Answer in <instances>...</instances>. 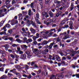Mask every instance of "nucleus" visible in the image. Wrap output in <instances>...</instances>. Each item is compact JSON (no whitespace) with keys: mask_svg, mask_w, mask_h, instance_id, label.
<instances>
[{"mask_svg":"<svg viewBox=\"0 0 79 79\" xmlns=\"http://www.w3.org/2000/svg\"><path fill=\"white\" fill-rule=\"evenodd\" d=\"M64 75L63 74V73H61L56 76L54 75H51L50 79H60L63 78Z\"/></svg>","mask_w":79,"mask_h":79,"instance_id":"f257e3e1","label":"nucleus"},{"mask_svg":"<svg viewBox=\"0 0 79 79\" xmlns=\"http://www.w3.org/2000/svg\"><path fill=\"white\" fill-rule=\"evenodd\" d=\"M67 33L66 32H64L63 33H61L60 34L59 36L60 37H63V35H64L63 37L62 38V39H64V40H65L66 39H67L68 38H69V37H70V35H68L66 34Z\"/></svg>","mask_w":79,"mask_h":79,"instance_id":"f03ea898","label":"nucleus"},{"mask_svg":"<svg viewBox=\"0 0 79 79\" xmlns=\"http://www.w3.org/2000/svg\"><path fill=\"white\" fill-rule=\"evenodd\" d=\"M43 22L47 26H51V25H52L53 24V22H52L51 20L48 19H45V20H44Z\"/></svg>","mask_w":79,"mask_h":79,"instance_id":"7ed1b4c3","label":"nucleus"},{"mask_svg":"<svg viewBox=\"0 0 79 79\" xmlns=\"http://www.w3.org/2000/svg\"><path fill=\"white\" fill-rule=\"evenodd\" d=\"M16 42H17L18 43H21L23 42V43H27V44H28L29 42H32V40H24L23 41H22L21 40H15Z\"/></svg>","mask_w":79,"mask_h":79,"instance_id":"20e7f679","label":"nucleus"},{"mask_svg":"<svg viewBox=\"0 0 79 79\" xmlns=\"http://www.w3.org/2000/svg\"><path fill=\"white\" fill-rule=\"evenodd\" d=\"M20 66H22V68H24V69H25V70L26 71V70H27L28 69H29V66L27 64H22V63H21L20 64H19Z\"/></svg>","mask_w":79,"mask_h":79,"instance_id":"39448f33","label":"nucleus"},{"mask_svg":"<svg viewBox=\"0 0 79 79\" xmlns=\"http://www.w3.org/2000/svg\"><path fill=\"white\" fill-rule=\"evenodd\" d=\"M32 52H33V53H35V55H39L40 54V53L39 52H41V50H40L38 51V49H32Z\"/></svg>","mask_w":79,"mask_h":79,"instance_id":"423d86ee","label":"nucleus"},{"mask_svg":"<svg viewBox=\"0 0 79 79\" xmlns=\"http://www.w3.org/2000/svg\"><path fill=\"white\" fill-rule=\"evenodd\" d=\"M60 40H57L56 42L55 43V41H54V40L53 43H51L50 44V45H49V50H50V49H52V47H53V45L54 44H56V43H57V42H60Z\"/></svg>","mask_w":79,"mask_h":79,"instance_id":"0eeeda50","label":"nucleus"},{"mask_svg":"<svg viewBox=\"0 0 79 79\" xmlns=\"http://www.w3.org/2000/svg\"><path fill=\"white\" fill-rule=\"evenodd\" d=\"M26 54L27 55V58H30L32 56V53L29 51H27L26 52Z\"/></svg>","mask_w":79,"mask_h":79,"instance_id":"6e6552de","label":"nucleus"},{"mask_svg":"<svg viewBox=\"0 0 79 79\" xmlns=\"http://www.w3.org/2000/svg\"><path fill=\"white\" fill-rule=\"evenodd\" d=\"M53 34H54V33L52 32H50L48 35H45V36L44 37V39H47L48 37H51Z\"/></svg>","mask_w":79,"mask_h":79,"instance_id":"1a4fd4ad","label":"nucleus"},{"mask_svg":"<svg viewBox=\"0 0 79 79\" xmlns=\"http://www.w3.org/2000/svg\"><path fill=\"white\" fill-rule=\"evenodd\" d=\"M19 58L21 60H26V55L25 54H23L20 56Z\"/></svg>","mask_w":79,"mask_h":79,"instance_id":"9d476101","label":"nucleus"},{"mask_svg":"<svg viewBox=\"0 0 79 79\" xmlns=\"http://www.w3.org/2000/svg\"><path fill=\"white\" fill-rule=\"evenodd\" d=\"M73 74V73L71 71H69L67 73V74H66L65 75V77H71L72 76Z\"/></svg>","mask_w":79,"mask_h":79,"instance_id":"9b49d317","label":"nucleus"},{"mask_svg":"<svg viewBox=\"0 0 79 79\" xmlns=\"http://www.w3.org/2000/svg\"><path fill=\"white\" fill-rule=\"evenodd\" d=\"M5 12L3 11L2 10H0V17H3L4 16V15H5Z\"/></svg>","mask_w":79,"mask_h":79,"instance_id":"f8f14e48","label":"nucleus"},{"mask_svg":"<svg viewBox=\"0 0 79 79\" xmlns=\"http://www.w3.org/2000/svg\"><path fill=\"white\" fill-rule=\"evenodd\" d=\"M31 34L30 32L29 31H27V32H25L22 33L23 35V36H25V37H26L27 35H29Z\"/></svg>","mask_w":79,"mask_h":79,"instance_id":"ddd939ff","label":"nucleus"},{"mask_svg":"<svg viewBox=\"0 0 79 79\" xmlns=\"http://www.w3.org/2000/svg\"><path fill=\"white\" fill-rule=\"evenodd\" d=\"M30 31H31V33L33 35H35V33H36L35 30H34V29H33V28H30Z\"/></svg>","mask_w":79,"mask_h":79,"instance_id":"4468645a","label":"nucleus"},{"mask_svg":"<svg viewBox=\"0 0 79 79\" xmlns=\"http://www.w3.org/2000/svg\"><path fill=\"white\" fill-rule=\"evenodd\" d=\"M21 47L23 50H26L27 49V46H26V45L23 44L22 46H21Z\"/></svg>","mask_w":79,"mask_h":79,"instance_id":"2eb2a0df","label":"nucleus"},{"mask_svg":"<svg viewBox=\"0 0 79 79\" xmlns=\"http://www.w3.org/2000/svg\"><path fill=\"white\" fill-rule=\"evenodd\" d=\"M39 37V33H36V36H34L32 38L33 40H36V39H38Z\"/></svg>","mask_w":79,"mask_h":79,"instance_id":"dca6fc26","label":"nucleus"},{"mask_svg":"<svg viewBox=\"0 0 79 79\" xmlns=\"http://www.w3.org/2000/svg\"><path fill=\"white\" fill-rule=\"evenodd\" d=\"M49 43V41H44L41 43L42 45H47V44Z\"/></svg>","mask_w":79,"mask_h":79,"instance_id":"f3484780","label":"nucleus"},{"mask_svg":"<svg viewBox=\"0 0 79 79\" xmlns=\"http://www.w3.org/2000/svg\"><path fill=\"white\" fill-rule=\"evenodd\" d=\"M62 14V12L61 11H60L58 13H57L56 14V17H58L59 16H60V15H61V14Z\"/></svg>","mask_w":79,"mask_h":79,"instance_id":"a211bd4d","label":"nucleus"},{"mask_svg":"<svg viewBox=\"0 0 79 79\" xmlns=\"http://www.w3.org/2000/svg\"><path fill=\"white\" fill-rule=\"evenodd\" d=\"M16 67L17 69H18V70H20V69H24V67H22L19 65H17L16 66Z\"/></svg>","mask_w":79,"mask_h":79,"instance_id":"6ab92c4d","label":"nucleus"},{"mask_svg":"<svg viewBox=\"0 0 79 79\" xmlns=\"http://www.w3.org/2000/svg\"><path fill=\"white\" fill-rule=\"evenodd\" d=\"M56 59L57 61H61V58L58 56H56Z\"/></svg>","mask_w":79,"mask_h":79,"instance_id":"aec40b11","label":"nucleus"},{"mask_svg":"<svg viewBox=\"0 0 79 79\" xmlns=\"http://www.w3.org/2000/svg\"><path fill=\"white\" fill-rule=\"evenodd\" d=\"M8 78L7 76H6V75H3L0 78V79H6Z\"/></svg>","mask_w":79,"mask_h":79,"instance_id":"412c9836","label":"nucleus"},{"mask_svg":"<svg viewBox=\"0 0 79 79\" xmlns=\"http://www.w3.org/2000/svg\"><path fill=\"white\" fill-rule=\"evenodd\" d=\"M2 39H3L4 40H8V36H6L2 37H0V40H2Z\"/></svg>","mask_w":79,"mask_h":79,"instance_id":"4be33fe9","label":"nucleus"},{"mask_svg":"<svg viewBox=\"0 0 79 79\" xmlns=\"http://www.w3.org/2000/svg\"><path fill=\"white\" fill-rule=\"evenodd\" d=\"M44 74L45 76H47V75H48V71L47 70V69L44 70Z\"/></svg>","mask_w":79,"mask_h":79,"instance_id":"5701e85b","label":"nucleus"},{"mask_svg":"<svg viewBox=\"0 0 79 79\" xmlns=\"http://www.w3.org/2000/svg\"><path fill=\"white\" fill-rule=\"evenodd\" d=\"M40 33L42 34L43 35V38H44V37H45V35H46L47 34H46L45 31H43L41 32Z\"/></svg>","mask_w":79,"mask_h":79,"instance_id":"b1692460","label":"nucleus"},{"mask_svg":"<svg viewBox=\"0 0 79 79\" xmlns=\"http://www.w3.org/2000/svg\"><path fill=\"white\" fill-rule=\"evenodd\" d=\"M35 21L36 23H37V24H41L40 22H39V19H37V18H35Z\"/></svg>","mask_w":79,"mask_h":79,"instance_id":"393cba45","label":"nucleus"},{"mask_svg":"<svg viewBox=\"0 0 79 79\" xmlns=\"http://www.w3.org/2000/svg\"><path fill=\"white\" fill-rule=\"evenodd\" d=\"M31 24H32V26L35 27H37V25L34 23L33 21H31Z\"/></svg>","mask_w":79,"mask_h":79,"instance_id":"a878e982","label":"nucleus"},{"mask_svg":"<svg viewBox=\"0 0 79 79\" xmlns=\"http://www.w3.org/2000/svg\"><path fill=\"white\" fill-rule=\"evenodd\" d=\"M5 50L7 51L8 50V48H9V45L8 44H6L5 45Z\"/></svg>","mask_w":79,"mask_h":79,"instance_id":"bb28decb","label":"nucleus"},{"mask_svg":"<svg viewBox=\"0 0 79 79\" xmlns=\"http://www.w3.org/2000/svg\"><path fill=\"white\" fill-rule=\"evenodd\" d=\"M48 14L51 17H53V13H52V12L49 11L48 12Z\"/></svg>","mask_w":79,"mask_h":79,"instance_id":"cd10ccee","label":"nucleus"},{"mask_svg":"<svg viewBox=\"0 0 79 79\" xmlns=\"http://www.w3.org/2000/svg\"><path fill=\"white\" fill-rule=\"evenodd\" d=\"M28 15L29 16H32V12L31 11V10H29Z\"/></svg>","mask_w":79,"mask_h":79,"instance_id":"c85d7f7f","label":"nucleus"},{"mask_svg":"<svg viewBox=\"0 0 79 79\" xmlns=\"http://www.w3.org/2000/svg\"><path fill=\"white\" fill-rule=\"evenodd\" d=\"M34 2H33L31 3L30 4L31 7V8H34Z\"/></svg>","mask_w":79,"mask_h":79,"instance_id":"c756f323","label":"nucleus"},{"mask_svg":"<svg viewBox=\"0 0 79 79\" xmlns=\"http://www.w3.org/2000/svg\"><path fill=\"white\" fill-rule=\"evenodd\" d=\"M6 52L5 51H2L0 49V53L1 54H5Z\"/></svg>","mask_w":79,"mask_h":79,"instance_id":"7c9ffc66","label":"nucleus"},{"mask_svg":"<svg viewBox=\"0 0 79 79\" xmlns=\"http://www.w3.org/2000/svg\"><path fill=\"white\" fill-rule=\"evenodd\" d=\"M4 23H5L4 21H2L0 22V27H1L3 26Z\"/></svg>","mask_w":79,"mask_h":79,"instance_id":"2f4dec72","label":"nucleus"},{"mask_svg":"<svg viewBox=\"0 0 79 79\" xmlns=\"http://www.w3.org/2000/svg\"><path fill=\"white\" fill-rule=\"evenodd\" d=\"M16 71V69H14L12 70H10V72H12L13 73H15V72Z\"/></svg>","mask_w":79,"mask_h":79,"instance_id":"473e14b6","label":"nucleus"},{"mask_svg":"<svg viewBox=\"0 0 79 79\" xmlns=\"http://www.w3.org/2000/svg\"><path fill=\"white\" fill-rule=\"evenodd\" d=\"M66 21V20H63L61 22V23L60 24H61V25H63V24H64Z\"/></svg>","mask_w":79,"mask_h":79,"instance_id":"72a5a7b5","label":"nucleus"},{"mask_svg":"<svg viewBox=\"0 0 79 79\" xmlns=\"http://www.w3.org/2000/svg\"><path fill=\"white\" fill-rule=\"evenodd\" d=\"M59 54H60V55H61V56H67V54L64 55L62 52H59Z\"/></svg>","mask_w":79,"mask_h":79,"instance_id":"f704fd0d","label":"nucleus"},{"mask_svg":"<svg viewBox=\"0 0 79 79\" xmlns=\"http://www.w3.org/2000/svg\"><path fill=\"white\" fill-rule=\"evenodd\" d=\"M6 35V32L4 31H2L0 33V35Z\"/></svg>","mask_w":79,"mask_h":79,"instance_id":"c9c22d12","label":"nucleus"},{"mask_svg":"<svg viewBox=\"0 0 79 79\" xmlns=\"http://www.w3.org/2000/svg\"><path fill=\"white\" fill-rule=\"evenodd\" d=\"M36 61H32L31 63V64L32 66L33 65H34L35 64V63H36Z\"/></svg>","mask_w":79,"mask_h":79,"instance_id":"e433bc0d","label":"nucleus"},{"mask_svg":"<svg viewBox=\"0 0 79 79\" xmlns=\"http://www.w3.org/2000/svg\"><path fill=\"white\" fill-rule=\"evenodd\" d=\"M11 24L12 26L15 25V23L14 22V20H11Z\"/></svg>","mask_w":79,"mask_h":79,"instance_id":"4c0bfd02","label":"nucleus"},{"mask_svg":"<svg viewBox=\"0 0 79 79\" xmlns=\"http://www.w3.org/2000/svg\"><path fill=\"white\" fill-rule=\"evenodd\" d=\"M60 44V46H62V47L63 48V47H64V44H62L61 43V42H59Z\"/></svg>","mask_w":79,"mask_h":79,"instance_id":"58836bf2","label":"nucleus"},{"mask_svg":"<svg viewBox=\"0 0 79 79\" xmlns=\"http://www.w3.org/2000/svg\"><path fill=\"white\" fill-rule=\"evenodd\" d=\"M17 49L18 52H20L21 51V49L20 48V47L19 46L17 47Z\"/></svg>","mask_w":79,"mask_h":79,"instance_id":"ea45409f","label":"nucleus"},{"mask_svg":"<svg viewBox=\"0 0 79 79\" xmlns=\"http://www.w3.org/2000/svg\"><path fill=\"white\" fill-rule=\"evenodd\" d=\"M11 5L10 4H9L6 6V7L7 8H10V7H11Z\"/></svg>","mask_w":79,"mask_h":79,"instance_id":"a19ab883","label":"nucleus"},{"mask_svg":"<svg viewBox=\"0 0 79 79\" xmlns=\"http://www.w3.org/2000/svg\"><path fill=\"white\" fill-rule=\"evenodd\" d=\"M0 71L3 72L4 71V68L2 67L1 68H0Z\"/></svg>","mask_w":79,"mask_h":79,"instance_id":"79ce46f5","label":"nucleus"},{"mask_svg":"<svg viewBox=\"0 0 79 79\" xmlns=\"http://www.w3.org/2000/svg\"><path fill=\"white\" fill-rule=\"evenodd\" d=\"M60 63L61 64H65V61L64 60H62L61 61Z\"/></svg>","mask_w":79,"mask_h":79,"instance_id":"37998d69","label":"nucleus"},{"mask_svg":"<svg viewBox=\"0 0 79 79\" xmlns=\"http://www.w3.org/2000/svg\"><path fill=\"white\" fill-rule=\"evenodd\" d=\"M49 31H54V32H56V31L55 29H51L50 30H49Z\"/></svg>","mask_w":79,"mask_h":79,"instance_id":"c03bdc74","label":"nucleus"},{"mask_svg":"<svg viewBox=\"0 0 79 79\" xmlns=\"http://www.w3.org/2000/svg\"><path fill=\"white\" fill-rule=\"evenodd\" d=\"M6 27H8V28H10V27H11V26L10 25V24H7L6 25Z\"/></svg>","mask_w":79,"mask_h":79,"instance_id":"a18cd8bd","label":"nucleus"},{"mask_svg":"<svg viewBox=\"0 0 79 79\" xmlns=\"http://www.w3.org/2000/svg\"><path fill=\"white\" fill-rule=\"evenodd\" d=\"M8 32L9 34H11L12 33V32H13V31H12V29H10L8 30Z\"/></svg>","mask_w":79,"mask_h":79,"instance_id":"49530a36","label":"nucleus"},{"mask_svg":"<svg viewBox=\"0 0 79 79\" xmlns=\"http://www.w3.org/2000/svg\"><path fill=\"white\" fill-rule=\"evenodd\" d=\"M12 47H17V46H18V45L13 44H12Z\"/></svg>","mask_w":79,"mask_h":79,"instance_id":"de8ad7c7","label":"nucleus"},{"mask_svg":"<svg viewBox=\"0 0 79 79\" xmlns=\"http://www.w3.org/2000/svg\"><path fill=\"white\" fill-rule=\"evenodd\" d=\"M32 77V76L31 74H29L28 76H27V78L28 79H31V78Z\"/></svg>","mask_w":79,"mask_h":79,"instance_id":"09e8293b","label":"nucleus"},{"mask_svg":"<svg viewBox=\"0 0 79 79\" xmlns=\"http://www.w3.org/2000/svg\"><path fill=\"white\" fill-rule=\"evenodd\" d=\"M44 52L45 53H48L49 52V50L48 49H46L44 50Z\"/></svg>","mask_w":79,"mask_h":79,"instance_id":"8fccbe9b","label":"nucleus"},{"mask_svg":"<svg viewBox=\"0 0 79 79\" xmlns=\"http://www.w3.org/2000/svg\"><path fill=\"white\" fill-rule=\"evenodd\" d=\"M46 14H47V13L46 12H44L42 13V16H45V15Z\"/></svg>","mask_w":79,"mask_h":79,"instance_id":"3c124183","label":"nucleus"},{"mask_svg":"<svg viewBox=\"0 0 79 79\" xmlns=\"http://www.w3.org/2000/svg\"><path fill=\"white\" fill-rule=\"evenodd\" d=\"M7 75L10 77L11 76H13V74H11V73H8Z\"/></svg>","mask_w":79,"mask_h":79,"instance_id":"603ef678","label":"nucleus"},{"mask_svg":"<svg viewBox=\"0 0 79 79\" xmlns=\"http://www.w3.org/2000/svg\"><path fill=\"white\" fill-rule=\"evenodd\" d=\"M41 73V69H39L38 71H37V74H39Z\"/></svg>","mask_w":79,"mask_h":79,"instance_id":"864d4df0","label":"nucleus"},{"mask_svg":"<svg viewBox=\"0 0 79 79\" xmlns=\"http://www.w3.org/2000/svg\"><path fill=\"white\" fill-rule=\"evenodd\" d=\"M36 17L37 18L39 19V17H40V16L39 15V13H37L36 15Z\"/></svg>","mask_w":79,"mask_h":79,"instance_id":"5fc2aeb1","label":"nucleus"},{"mask_svg":"<svg viewBox=\"0 0 79 79\" xmlns=\"http://www.w3.org/2000/svg\"><path fill=\"white\" fill-rule=\"evenodd\" d=\"M50 0H45V3L46 4H48L49 3Z\"/></svg>","mask_w":79,"mask_h":79,"instance_id":"6e6d98bb","label":"nucleus"},{"mask_svg":"<svg viewBox=\"0 0 79 79\" xmlns=\"http://www.w3.org/2000/svg\"><path fill=\"white\" fill-rule=\"evenodd\" d=\"M14 74H16V75L17 76H20V74L18 72H15L14 73Z\"/></svg>","mask_w":79,"mask_h":79,"instance_id":"4d7b16f0","label":"nucleus"},{"mask_svg":"<svg viewBox=\"0 0 79 79\" xmlns=\"http://www.w3.org/2000/svg\"><path fill=\"white\" fill-rule=\"evenodd\" d=\"M3 29L4 31L5 32H6V27L4 26V27H3Z\"/></svg>","mask_w":79,"mask_h":79,"instance_id":"13d9d810","label":"nucleus"},{"mask_svg":"<svg viewBox=\"0 0 79 79\" xmlns=\"http://www.w3.org/2000/svg\"><path fill=\"white\" fill-rule=\"evenodd\" d=\"M60 6L59 5L58 6H56V10H59V7H60Z\"/></svg>","mask_w":79,"mask_h":79,"instance_id":"bf43d9fd","label":"nucleus"},{"mask_svg":"<svg viewBox=\"0 0 79 79\" xmlns=\"http://www.w3.org/2000/svg\"><path fill=\"white\" fill-rule=\"evenodd\" d=\"M67 59H69V60H70V59H71V57L69 56H67Z\"/></svg>","mask_w":79,"mask_h":79,"instance_id":"052dcab7","label":"nucleus"},{"mask_svg":"<svg viewBox=\"0 0 79 79\" xmlns=\"http://www.w3.org/2000/svg\"><path fill=\"white\" fill-rule=\"evenodd\" d=\"M10 56L11 58H15V56L13 55V54H11L10 55Z\"/></svg>","mask_w":79,"mask_h":79,"instance_id":"680f3d73","label":"nucleus"},{"mask_svg":"<svg viewBox=\"0 0 79 79\" xmlns=\"http://www.w3.org/2000/svg\"><path fill=\"white\" fill-rule=\"evenodd\" d=\"M52 55H50L49 56V60H52Z\"/></svg>","mask_w":79,"mask_h":79,"instance_id":"e2e57ef3","label":"nucleus"},{"mask_svg":"<svg viewBox=\"0 0 79 79\" xmlns=\"http://www.w3.org/2000/svg\"><path fill=\"white\" fill-rule=\"evenodd\" d=\"M66 59V57L64 56H63L62 57V60H65Z\"/></svg>","mask_w":79,"mask_h":79,"instance_id":"0e129e2a","label":"nucleus"},{"mask_svg":"<svg viewBox=\"0 0 79 79\" xmlns=\"http://www.w3.org/2000/svg\"><path fill=\"white\" fill-rule=\"evenodd\" d=\"M58 35H57V34L55 33L54 35H53V37H57Z\"/></svg>","mask_w":79,"mask_h":79,"instance_id":"69168bd1","label":"nucleus"},{"mask_svg":"<svg viewBox=\"0 0 79 79\" xmlns=\"http://www.w3.org/2000/svg\"><path fill=\"white\" fill-rule=\"evenodd\" d=\"M38 78H39V76H35L34 77V78L35 79H38Z\"/></svg>","mask_w":79,"mask_h":79,"instance_id":"338daca9","label":"nucleus"},{"mask_svg":"<svg viewBox=\"0 0 79 79\" xmlns=\"http://www.w3.org/2000/svg\"><path fill=\"white\" fill-rule=\"evenodd\" d=\"M76 77H77V78H79V73L78 74H76Z\"/></svg>","mask_w":79,"mask_h":79,"instance_id":"774afa93","label":"nucleus"}]
</instances>
